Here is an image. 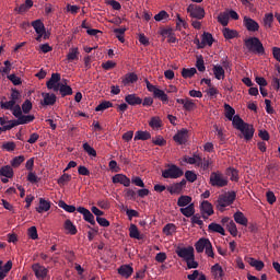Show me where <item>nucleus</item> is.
I'll list each match as a JSON object with an SVG mask.
<instances>
[{
    "label": "nucleus",
    "mask_w": 280,
    "mask_h": 280,
    "mask_svg": "<svg viewBox=\"0 0 280 280\" xmlns=\"http://www.w3.org/2000/svg\"><path fill=\"white\" fill-rule=\"evenodd\" d=\"M245 47L248 51L253 54H257L258 56H264L266 54V48H264V44L259 40L258 37H249L244 40Z\"/></svg>",
    "instance_id": "nucleus-1"
},
{
    "label": "nucleus",
    "mask_w": 280,
    "mask_h": 280,
    "mask_svg": "<svg viewBox=\"0 0 280 280\" xmlns=\"http://www.w3.org/2000/svg\"><path fill=\"white\" fill-rule=\"evenodd\" d=\"M237 198V194L235 191H228L219 196L217 200V209L219 211H224L225 207H231L235 199Z\"/></svg>",
    "instance_id": "nucleus-2"
},
{
    "label": "nucleus",
    "mask_w": 280,
    "mask_h": 280,
    "mask_svg": "<svg viewBox=\"0 0 280 280\" xmlns=\"http://www.w3.org/2000/svg\"><path fill=\"white\" fill-rule=\"evenodd\" d=\"M210 185L211 187H218L219 189L226 187V185H229V177L224 176L220 171L212 172L210 174Z\"/></svg>",
    "instance_id": "nucleus-3"
},
{
    "label": "nucleus",
    "mask_w": 280,
    "mask_h": 280,
    "mask_svg": "<svg viewBox=\"0 0 280 280\" xmlns=\"http://www.w3.org/2000/svg\"><path fill=\"white\" fill-rule=\"evenodd\" d=\"M183 174H185L180 167H178L175 164H172L171 166H168V168L162 171V177L163 178H180V176H183Z\"/></svg>",
    "instance_id": "nucleus-4"
},
{
    "label": "nucleus",
    "mask_w": 280,
    "mask_h": 280,
    "mask_svg": "<svg viewBox=\"0 0 280 280\" xmlns=\"http://www.w3.org/2000/svg\"><path fill=\"white\" fill-rule=\"evenodd\" d=\"M187 12L191 19H197L198 21L202 20L205 16V9L198 4H190L187 8Z\"/></svg>",
    "instance_id": "nucleus-5"
},
{
    "label": "nucleus",
    "mask_w": 280,
    "mask_h": 280,
    "mask_svg": "<svg viewBox=\"0 0 280 280\" xmlns=\"http://www.w3.org/2000/svg\"><path fill=\"white\" fill-rule=\"evenodd\" d=\"M176 254L184 260L186 261H191V259H195L194 255V247L188 246V247H179L176 250Z\"/></svg>",
    "instance_id": "nucleus-6"
},
{
    "label": "nucleus",
    "mask_w": 280,
    "mask_h": 280,
    "mask_svg": "<svg viewBox=\"0 0 280 280\" xmlns=\"http://www.w3.org/2000/svg\"><path fill=\"white\" fill-rule=\"evenodd\" d=\"M60 73H52L50 79L46 82V86L49 91H54L58 93V89L60 88Z\"/></svg>",
    "instance_id": "nucleus-7"
},
{
    "label": "nucleus",
    "mask_w": 280,
    "mask_h": 280,
    "mask_svg": "<svg viewBox=\"0 0 280 280\" xmlns=\"http://www.w3.org/2000/svg\"><path fill=\"white\" fill-rule=\"evenodd\" d=\"M187 185V180L186 179H182L179 183H175L172 186H167V191L170 192L171 196L179 195L183 194V189H185Z\"/></svg>",
    "instance_id": "nucleus-8"
},
{
    "label": "nucleus",
    "mask_w": 280,
    "mask_h": 280,
    "mask_svg": "<svg viewBox=\"0 0 280 280\" xmlns=\"http://www.w3.org/2000/svg\"><path fill=\"white\" fill-rule=\"evenodd\" d=\"M187 139H189V130L185 128L177 131V133L173 137V140L175 143H178V145H185V143H187Z\"/></svg>",
    "instance_id": "nucleus-9"
},
{
    "label": "nucleus",
    "mask_w": 280,
    "mask_h": 280,
    "mask_svg": "<svg viewBox=\"0 0 280 280\" xmlns=\"http://www.w3.org/2000/svg\"><path fill=\"white\" fill-rule=\"evenodd\" d=\"M77 211L83 215V220L85 222H89V224L95 226V215H93V212H90V210L84 207L77 208Z\"/></svg>",
    "instance_id": "nucleus-10"
},
{
    "label": "nucleus",
    "mask_w": 280,
    "mask_h": 280,
    "mask_svg": "<svg viewBox=\"0 0 280 280\" xmlns=\"http://www.w3.org/2000/svg\"><path fill=\"white\" fill-rule=\"evenodd\" d=\"M242 132L245 141H250L253 137H255V127L253 125L246 122L242 128L238 129Z\"/></svg>",
    "instance_id": "nucleus-11"
},
{
    "label": "nucleus",
    "mask_w": 280,
    "mask_h": 280,
    "mask_svg": "<svg viewBox=\"0 0 280 280\" xmlns=\"http://www.w3.org/2000/svg\"><path fill=\"white\" fill-rule=\"evenodd\" d=\"M243 25L246 27L247 32H259V23L252 18L244 16Z\"/></svg>",
    "instance_id": "nucleus-12"
},
{
    "label": "nucleus",
    "mask_w": 280,
    "mask_h": 280,
    "mask_svg": "<svg viewBox=\"0 0 280 280\" xmlns=\"http://www.w3.org/2000/svg\"><path fill=\"white\" fill-rule=\"evenodd\" d=\"M32 270L33 272H35L36 279H45V277H47V273L49 272V270L40 264H34L32 266Z\"/></svg>",
    "instance_id": "nucleus-13"
},
{
    "label": "nucleus",
    "mask_w": 280,
    "mask_h": 280,
    "mask_svg": "<svg viewBox=\"0 0 280 280\" xmlns=\"http://www.w3.org/2000/svg\"><path fill=\"white\" fill-rule=\"evenodd\" d=\"M114 185H124V187H130V178L125 174H116L112 177Z\"/></svg>",
    "instance_id": "nucleus-14"
},
{
    "label": "nucleus",
    "mask_w": 280,
    "mask_h": 280,
    "mask_svg": "<svg viewBox=\"0 0 280 280\" xmlns=\"http://www.w3.org/2000/svg\"><path fill=\"white\" fill-rule=\"evenodd\" d=\"M132 272H135V268L130 265H122L118 268V275L125 279H130V277H132Z\"/></svg>",
    "instance_id": "nucleus-15"
},
{
    "label": "nucleus",
    "mask_w": 280,
    "mask_h": 280,
    "mask_svg": "<svg viewBox=\"0 0 280 280\" xmlns=\"http://www.w3.org/2000/svg\"><path fill=\"white\" fill-rule=\"evenodd\" d=\"M125 102L129 104V106H139L140 104H143V100L137 94H128L125 96Z\"/></svg>",
    "instance_id": "nucleus-16"
},
{
    "label": "nucleus",
    "mask_w": 280,
    "mask_h": 280,
    "mask_svg": "<svg viewBox=\"0 0 280 280\" xmlns=\"http://www.w3.org/2000/svg\"><path fill=\"white\" fill-rule=\"evenodd\" d=\"M51 209V202L45 198H39V206L36 208L37 213H45Z\"/></svg>",
    "instance_id": "nucleus-17"
},
{
    "label": "nucleus",
    "mask_w": 280,
    "mask_h": 280,
    "mask_svg": "<svg viewBox=\"0 0 280 280\" xmlns=\"http://www.w3.org/2000/svg\"><path fill=\"white\" fill-rule=\"evenodd\" d=\"M233 218L236 224H241V226H248V219L246 218V215H244V212L236 211Z\"/></svg>",
    "instance_id": "nucleus-18"
},
{
    "label": "nucleus",
    "mask_w": 280,
    "mask_h": 280,
    "mask_svg": "<svg viewBox=\"0 0 280 280\" xmlns=\"http://www.w3.org/2000/svg\"><path fill=\"white\" fill-rule=\"evenodd\" d=\"M42 97H44L43 106H54L56 104V94L42 93Z\"/></svg>",
    "instance_id": "nucleus-19"
},
{
    "label": "nucleus",
    "mask_w": 280,
    "mask_h": 280,
    "mask_svg": "<svg viewBox=\"0 0 280 280\" xmlns=\"http://www.w3.org/2000/svg\"><path fill=\"white\" fill-rule=\"evenodd\" d=\"M212 73L215 80H224L225 78L224 68L221 65H214L212 68Z\"/></svg>",
    "instance_id": "nucleus-20"
},
{
    "label": "nucleus",
    "mask_w": 280,
    "mask_h": 280,
    "mask_svg": "<svg viewBox=\"0 0 280 280\" xmlns=\"http://www.w3.org/2000/svg\"><path fill=\"white\" fill-rule=\"evenodd\" d=\"M129 237L131 240H143L144 235L139 232V228L136 224L129 226Z\"/></svg>",
    "instance_id": "nucleus-21"
},
{
    "label": "nucleus",
    "mask_w": 280,
    "mask_h": 280,
    "mask_svg": "<svg viewBox=\"0 0 280 280\" xmlns=\"http://www.w3.org/2000/svg\"><path fill=\"white\" fill-rule=\"evenodd\" d=\"M139 80V77L135 72L127 73L122 79L124 86H129V84H135Z\"/></svg>",
    "instance_id": "nucleus-22"
},
{
    "label": "nucleus",
    "mask_w": 280,
    "mask_h": 280,
    "mask_svg": "<svg viewBox=\"0 0 280 280\" xmlns=\"http://www.w3.org/2000/svg\"><path fill=\"white\" fill-rule=\"evenodd\" d=\"M200 211L201 213H206V215H213V205L208 200L202 201L200 205Z\"/></svg>",
    "instance_id": "nucleus-23"
},
{
    "label": "nucleus",
    "mask_w": 280,
    "mask_h": 280,
    "mask_svg": "<svg viewBox=\"0 0 280 280\" xmlns=\"http://www.w3.org/2000/svg\"><path fill=\"white\" fill-rule=\"evenodd\" d=\"M211 272L217 280H222V277H224V270L222 269V266L220 264H215L211 267Z\"/></svg>",
    "instance_id": "nucleus-24"
},
{
    "label": "nucleus",
    "mask_w": 280,
    "mask_h": 280,
    "mask_svg": "<svg viewBox=\"0 0 280 280\" xmlns=\"http://www.w3.org/2000/svg\"><path fill=\"white\" fill-rule=\"evenodd\" d=\"M211 241L209 238H200L196 244L195 248L197 253H205V249L209 246Z\"/></svg>",
    "instance_id": "nucleus-25"
},
{
    "label": "nucleus",
    "mask_w": 280,
    "mask_h": 280,
    "mask_svg": "<svg viewBox=\"0 0 280 280\" xmlns=\"http://www.w3.org/2000/svg\"><path fill=\"white\" fill-rule=\"evenodd\" d=\"M59 91L61 97H67V95H73V89L71 86L61 83L59 88H57V92Z\"/></svg>",
    "instance_id": "nucleus-26"
},
{
    "label": "nucleus",
    "mask_w": 280,
    "mask_h": 280,
    "mask_svg": "<svg viewBox=\"0 0 280 280\" xmlns=\"http://www.w3.org/2000/svg\"><path fill=\"white\" fill-rule=\"evenodd\" d=\"M179 211L185 215V218H192L196 214V208L194 203L188 205L186 208H180Z\"/></svg>",
    "instance_id": "nucleus-27"
},
{
    "label": "nucleus",
    "mask_w": 280,
    "mask_h": 280,
    "mask_svg": "<svg viewBox=\"0 0 280 280\" xmlns=\"http://www.w3.org/2000/svg\"><path fill=\"white\" fill-rule=\"evenodd\" d=\"M32 27L35 30L36 34H45V24L40 20H35L31 23Z\"/></svg>",
    "instance_id": "nucleus-28"
},
{
    "label": "nucleus",
    "mask_w": 280,
    "mask_h": 280,
    "mask_svg": "<svg viewBox=\"0 0 280 280\" xmlns=\"http://www.w3.org/2000/svg\"><path fill=\"white\" fill-rule=\"evenodd\" d=\"M33 5H34V1L25 0V3L21 4L20 7H16L14 11L18 12L19 14H23L27 12V10H30Z\"/></svg>",
    "instance_id": "nucleus-29"
},
{
    "label": "nucleus",
    "mask_w": 280,
    "mask_h": 280,
    "mask_svg": "<svg viewBox=\"0 0 280 280\" xmlns=\"http://www.w3.org/2000/svg\"><path fill=\"white\" fill-rule=\"evenodd\" d=\"M226 176H230V180L237 183L240 180V172L234 167H229L225 171Z\"/></svg>",
    "instance_id": "nucleus-30"
},
{
    "label": "nucleus",
    "mask_w": 280,
    "mask_h": 280,
    "mask_svg": "<svg viewBox=\"0 0 280 280\" xmlns=\"http://www.w3.org/2000/svg\"><path fill=\"white\" fill-rule=\"evenodd\" d=\"M63 228L67 231V233H69V235H77L78 233V228H75L73 222H71V220L69 219L65 221Z\"/></svg>",
    "instance_id": "nucleus-31"
},
{
    "label": "nucleus",
    "mask_w": 280,
    "mask_h": 280,
    "mask_svg": "<svg viewBox=\"0 0 280 280\" xmlns=\"http://www.w3.org/2000/svg\"><path fill=\"white\" fill-rule=\"evenodd\" d=\"M223 36L226 40H233V38H237V36H240V33H237L235 30L225 27L223 28Z\"/></svg>",
    "instance_id": "nucleus-32"
},
{
    "label": "nucleus",
    "mask_w": 280,
    "mask_h": 280,
    "mask_svg": "<svg viewBox=\"0 0 280 280\" xmlns=\"http://www.w3.org/2000/svg\"><path fill=\"white\" fill-rule=\"evenodd\" d=\"M135 141H148V139H152V135L149 131H137L135 135Z\"/></svg>",
    "instance_id": "nucleus-33"
},
{
    "label": "nucleus",
    "mask_w": 280,
    "mask_h": 280,
    "mask_svg": "<svg viewBox=\"0 0 280 280\" xmlns=\"http://www.w3.org/2000/svg\"><path fill=\"white\" fill-rule=\"evenodd\" d=\"M213 35H211V33L205 32L202 34L201 45L202 47H205L206 45H208V47H211L213 45Z\"/></svg>",
    "instance_id": "nucleus-34"
},
{
    "label": "nucleus",
    "mask_w": 280,
    "mask_h": 280,
    "mask_svg": "<svg viewBox=\"0 0 280 280\" xmlns=\"http://www.w3.org/2000/svg\"><path fill=\"white\" fill-rule=\"evenodd\" d=\"M0 176H4V178H12L14 176V170L12 166L7 165L0 168Z\"/></svg>",
    "instance_id": "nucleus-35"
},
{
    "label": "nucleus",
    "mask_w": 280,
    "mask_h": 280,
    "mask_svg": "<svg viewBox=\"0 0 280 280\" xmlns=\"http://www.w3.org/2000/svg\"><path fill=\"white\" fill-rule=\"evenodd\" d=\"M208 231H211L212 233H220V235H226L224 228L218 223H210L208 225Z\"/></svg>",
    "instance_id": "nucleus-36"
},
{
    "label": "nucleus",
    "mask_w": 280,
    "mask_h": 280,
    "mask_svg": "<svg viewBox=\"0 0 280 280\" xmlns=\"http://www.w3.org/2000/svg\"><path fill=\"white\" fill-rule=\"evenodd\" d=\"M198 167H201V170H203V172H207V170H209V166L212 165V162H211V159H207V158H203L200 156L198 158Z\"/></svg>",
    "instance_id": "nucleus-37"
},
{
    "label": "nucleus",
    "mask_w": 280,
    "mask_h": 280,
    "mask_svg": "<svg viewBox=\"0 0 280 280\" xmlns=\"http://www.w3.org/2000/svg\"><path fill=\"white\" fill-rule=\"evenodd\" d=\"M80 56V50L78 48H70L67 55V60L69 62H73V60H78Z\"/></svg>",
    "instance_id": "nucleus-38"
},
{
    "label": "nucleus",
    "mask_w": 280,
    "mask_h": 280,
    "mask_svg": "<svg viewBox=\"0 0 280 280\" xmlns=\"http://www.w3.org/2000/svg\"><path fill=\"white\" fill-rule=\"evenodd\" d=\"M224 112L226 119H229V121H233V118L235 117V108L229 104H224Z\"/></svg>",
    "instance_id": "nucleus-39"
},
{
    "label": "nucleus",
    "mask_w": 280,
    "mask_h": 280,
    "mask_svg": "<svg viewBox=\"0 0 280 280\" xmlns=\"http://www.w3.org/2000/svg\"><path fill=\"white\" fill-rule=\"evenodd\" d=\"M246 124L247 122H245L244 119H242V117H240V115H235L232 118V126H234L236 128V130H240Z\"/></svg>",
    "instance_id": "nucleus-40"
},
{
    "label": "nucleus",
    "mask_w": 280,
    "mask_h": 280,
    "mask_svg": "<svg viewBox=\"0 0 280 280\" xmlns=\"http://www.w3.org/2000/svg\"><path fill=\"white\" fill-rule=\"evenodd\" d=\"M198 159H200V154L194 153L192 158L185 156L184 163H188V165H196V167H198V162H199Z\"/></svg>",
    "instance_id": "nucleus-41"
},
{
    "label": "nucleus",
    "mask_w": 280,
    "mask_h": 280,
    "mask_svg": "<svg viewBox=\"0 0 280 280\" xmlns=\"http://www.w3.org/2000/svg\"><path fill=\"white\" fill-rule=\"evenodd\" d=\"M108 108H113V103L110 101H103L95 107V112L100 113V112H104Z\"/></svg>",
    "instance_id": "nucleus-42"
},
{
    "label": "nucleus",
    "mask_w": 280,
    "mask_h": 280,
    "mask_svg": "<svg viewBox=\"0 0 280 280\" xmlns=\"http://www.w3.org/2000/svg\"><path fill=\"white\" fill-rule=\"evenodd\" d=\"M58 207H60V209H63V211H67V213H74V211H78V209H75V206H69L63 200H60L58 202Z\"/></svg>",
    "instance_id": "nucleus-43"
},
{
    "label": "nucleus",
    "mask_w": 280,
    "mask_h": 280,
    "mask_svg": "<svg viewBox=\"0 0 280 280\" xmlns=\"http://www.w3.org/2000/svg\"><path fill=\"white\" fill-rule=\"evenodd\" d=\"M191 205V197L182 195L177 200V207H187Z\"/></svg>",
    "instance_id": "nucleus-44"
},
{
    "label": "nucleus",
    "mask_w": 280,
    "mask_h": 280,
    "mask_svg": "<svg viewBox=\"0 0 280 280\" xmlns=\"http://www.w3.org/2000/svg\"><path fill=\"white\" fill-rule=\"evenodd\" d=\"M198 71L196 68H183L182 77L187 80V78H194Z\"/></svg>",
    "instance_id": "nucleus-45"
},
{
    "label": "nucleus",
    "mask_w": 280,
    "mask_h": 280,
    "mask_svg": "<svg viewBox=\"0 0 280 280\" xmlns=\"http://www.w3.org/2000/svg\"><path fill=\"white\" fill-rule=\"evenodd\" d=\"M229 12H221L218 15V22L223 26L226 27L229 25Z\"/></svg>",
    "instance_id": "nucleus-46"
},
{
    "label": "nucleus",
    "mask_w": 280,
    "mask_h": 280,
    "mask_svg": "<svg viewBox=\"0 0 280 280\" xmlns=\"http://www.w3.org/2000/svg\"><path fill=\"white\" fill-rule=\"evenodd\" d=\"M249 266H252V268H256V270L261 271L264 270V261L261 260H257L255 258H249Z\"/></svg>",
    "instance_id": "nucleus-47"
},
{
    "label": "nucleus",
    "mask_w": 280,
    "mask_h": 280,
    "mask_svg": "<svg viewBox=\"0 0 280 280\" xmlns=\"http://www.w3.org/2000/svg\"><path fill=\"white\" fill-rule=\"evenodd\" d=\"M36 117H34V115H22L19 118L20 126H25V124H32V121H34Z\"/></svg>",
    "instance_id": "nucleus-48"
},
{
    "label": "nucleus",
    "mask_w": 280,
    "mask_h": 280,
    "mask_svg": "<svg viewBox=\"0 0 280 280\" xmlns=\"http://www.w3.org/2000/svg\"><path fill=\"white\" fill-rule=\"evenodd\" d=\"M114 34L120 43H126V38L124 37V34H126V27L115 28Z\"/></svg>",
    "instance_id": "nucleus-49"
},
{
    "label": "nucleus",
    "mask_w": 280,
    "mask_h": 280,
    "mask_svg": "<svg viewBox=\"0 0 280 280\" xmlns=\"http://www.w3.org/2000/svg\"><path fill=\"white\" fill-rule=\"evenodd\" d=\"M273 22H275V15L272 13L265 14V18H264L265 27H267V28L272 27Z\"/></svg>",
    "instance_id": "nucleus-50"
},
{
    "label": "nucleus",
    "mask_w": 280,
    "mask_h": 280,
    "mask_svg": "<svg viewBox=\"0 0 280 280\" xmlns=\"http://www.w3.org/2000/svg\"><path fill=\"white\" fill-rule=\"evenodd\" d=\"M226 229L232 237H237V225L235 224V221H230Z\"/></svg>",
    "instance_id": "nucleus-51"
},
{
    "label": "nucleus",
    "mask_w": 280,
    "mask_h": 280,
    "mask_svg": "<svg viewBox=\"0 0 280 280\" xmlns=\"http://www.w3.org/2000/svg\"><path fill=\"white\" fill-rule=\"evenodd\" d=\"M196 68H197L198 71H200L201 73H203V71H207V67H205V58H202V55H200L199 57H197Z\"/></svg>",
    "instance_id": "nucleus-52"
},
{
    "label": "nucleus",
    "mask_w": 280,
    "mask_h": 280,
    "mask_svg": "<svg viewBox=\"0 0 280 280\" xmlns=\"http://www.w3.org/2000/svg\"><path fill=\"white\" fill-rule=\"evenodd\" d=\"M15 105L16 103L14 101L0 102V108H2V110H12Z\"/></svg>",
    "instance_id": "nucleus-53"
},
{
    "label": "nucleus",
    "mask_w": 280,
    "mask_h": 280,
    "mask_svg": "<svg viewBox=\"0 0 280 280\" xmlns=\"http://www.w3.org/2000/svg\"><path fill=\"white\" fill-rule=\"evenodd\" d=\"M153 95L158 100H161V102H167L168 101L167 94H165V92L163 90H161V89L155 90Z\"/></svg>",
    "instance_id": "nucleus-54"
},
{
    "label": "nucleus",
    "mask_w": 280,
    "mask_h": 280,
    "mask_svg": "<svg viewBox=\"0 0 280 280\" xmlns=\"http://www.w3.org/2000/svg\"><path fill=\"white\" fill-rule=\"evenodd\" d=\"M83 150L86 152V154H89V156H97V151H95L93 147L89 144V142L83 143Z\"/></svg>",
    "instance_id": "nucleus-55"
},
{
    "label": "nucleus",
    "mask_w": 280,
    "mask_h": 280,
    "mask_svg": "<svg viewBox=\"0 0 280 280\" xmlns=\"http://www.w3.org/2000/svg\"><path fill=\"white\" fill-rule=\"evenodd\" d=\"M163 233H165L166 235H173V233H176V225L174 223H167L163 228Z\"/></svg>",
    "instance_id": "nucleus-56"
},
{
    "label": "nucleus",
    "mask_w": 280,
    "mask_h": 280,
    "mask_svg": "<svg viewBox=\"0 0 280 280\" xmlns=\"http://www.w3.org/2000/svg\"><path fill=\"white\" fill-rule=\"evenodd\" d=\"M185 178L188 183H196V180H198V175H196L194 171H186Z\"/></svg>",
    "instance_id": "nucleus-57"
},
{
    "label": "nucleus",
    "mask_w": 280,
    "mask_h": 280,
    "mask_svg": "<svg viewBox=\"0 0 280 280\" xmlns=\"http://www.w3.org/2000/svg\"><path fill=\"white\" fill-rule=\"evenodd\" d=\"M200 218V213H196L191 217L190 222L191 224H197L198 226H200V229H202V226H205V222Z\"/></svg>",
    "instance_id": "nucleus-58"
},
{
    "label": "nucleus",
    "mask_w": 280,
    "mask_h": 280,
    "mask_svg": "<svg viewBox=\"0 0 280 280\" xmlns=\"http://www.w3.org/2000/svg\"><path fill=\"white\" fill-rule=\"evenodd\" d=\"M71 182V175L65 173L58 180V185H60V187H65V185H67V183Z\"/></svg>",
    "instance_id": "nucleus-59"
},
{
    "label": "nucleus",
    "mask_w": 280,
    "mask_h": 280,
    "mask_svg": "<svg viewBox=\"0 0 280 280\" xmlns=\"http://www.w3.org/2000/svg\"><path fill=\"white\" fill-rule=\"evenodd\" d=\"M166 19H170V14L165 10H162L154 15V20L158 22L165 21Z\"/></svg>",
    "instance_id": "nucleus-60"
},
{
    "label": "nucleus",
    "mask_w": 280,
    "mask_h": 280,
    "mask_svg": "<svg viewBox=\"0 0 280 280\" xmlns=\"http://www.w3.org/2000/svg\"><path fill=\"white\" fill-rule=\"evenodd\" d=\"M12 115L16 117V119H20V117L23 115V109L21 108V105L15 104L13 105Z\"/></svg>",
    "instance_id": "nucleus-61"
},
{
    "label": "nucleus",
    "mask_w": 280,
    "mask_h": 280,
    "mask_svg": "<svg viewBox=\"0 0 280 280\" xmlns=\"http://www.w3.org/2000/svg\"><path fill=\"white\" fill-rule=\"evenodd\" d=\"M32 110V101L26 100L23 104H22V113H24V115H28V113Z\"/></svg>",
    "instance_id": "nucleus-62"
},
{
    "label": "nucleus",
    "mask_w": 280,
    "mask_h": 280,
    "mask_svg": "<svg viewBox=\"0 0 280 280\" xmlns=\"http://www.w3.org/2000/svg\"><path fill=\"white\" fill-rule=\"evenodd\" d=\"M149 126L151 128H161V118L154 116L151 118V120L149 121Z\"/></svg>",
    "instance_id": "nucleus-63"
},
{
    "label": "nucleus",
    "mask_w": 280,
    "mask_h": 280,
    "mask_svg": "<svg viewBox=\"0 0 280 280\" xmlns=\"http://www.w3.org/2000/svg\"><path fill=\"white\" fill-rule=\"evenodd\" d=\"M25 161V156L20 155V156H15L12 162L11 165L12 167H20L21 163H23Z\"/></svg>",
    "instance_id": "nucleus-64"
}]
</instances>
